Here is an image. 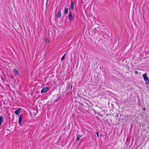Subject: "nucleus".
<instances>
[{
	"label": "nucleus",
	"mask_w": 149,
	"mask_h": 149,
	"mask_svg": "<svg viewBox=\"0 0 149 149\" xmlns=\"http://www.w3.org/2000/svg\"><path fill=\"white\" fill-rule=\"evenodd\" d=\"M4 120V117L3 116H0V126L1 125V123L3 122Z\"/></svg>",
	"instance_id": "obj_6"
},
{
	"label": "nucleus",
	"mask_w": 149,
	"mask_h": 149,
	"mask_svg": "<svg viewBox=\"0 0 149 149\" xmlns=\"http://www.w3.org/2000/svg\"><path fill=\"white\" fill-rule=\"evenodd\" d=\"M69 20L70 21H72V13L71 11L70 10L69 14Z\"/></svg>",
	"instance_id": "obj_3"
},
{
	"label": "nucleus",
	"mask_w": 149,
	"mask_h": 149,
	"mask_svg": "<svg viewBox=\"0 0 149 149\" xmlns=\"http://www.w3.org/2000/svg\"><path fill=\"white\" fill-rule=\"evenodd\" d=\"M68 8H65V9L64 13L65 14H67L68 13Z\"/></svg>",
	"instance_id": "obj_9"
},
{
	"label": "nucleus",
	"mask_w": 149,
	"mask_h": 149,
	"mask_svg": "<svg viewBox=\"0 0 149 149\" xmlns=\"http://www.w3.org/2000/svg\"><path fill=\"white\" fill-rule=\"evenodd\" d=\"M144 80L146 84H148L149 83V79L147 76L146 73H145L142 75Z\"/></svg>",
	"instance_id": "obj_1"
},
{
	"label": "nucleus",
	"mask_w": 149,
	"mask_h": 149,
	"mask_svg": "<svg viewBox=\"0 0 149 149\" xmlns=\"http://www.w3.org/2000/svg\"><path fill=\"white\" fill-rule=\"evenodd\" d=\"M13 71H14V72L15 73H16V74H18V71H17V69L16 68H14L13 69Z\"/></svg>",
	"instance_id": "obj_11"
},
{
	"label": "nucleus",
	"mask_w": 149,
	"mask_h": 149,
	"mask_svg": "<svg viewBox=\"0 0 149 149\" xmlns=\"http://www.w3.org/2000/svg\"><path fill=\"white\" fill-rule=\"evenodd\" d=\"M21 108H19L15 111V114L17 115L19 114L21 112Z\"/></svg>",
	"instance_id": "obj_5"
},
{
	"label": "nucleus",
	"mask_w": 149,
	"mask_h": 149,
	"mask_svg": "<svg viewBox=\"0 0 149 149\" xmlns=\"http://www.w3.org/2000/svg\"><path fill=\"white\" fill-rule=\"evenodd\" d=\"M23 117V116L22 115H20L19 116L18 123L19 125L21 124L22 122Z\"/></svg>",
	"instance_id": "obj_4"
},
{
	"label": "nucleus",
	"mask_w": 149,
	"mask_h": 149,
	"mask_svg": "<svg viewBox=\"0 0 149 149\" xmlns=\"http://www.w3.org/2000/svg\"><path fill=\"white\" fill-rule=\"evenodd\" d=\"M97 135V137H99V134H98V133L97 132H96V133Z\"/></svg>",
	"instance_id": "obj_15"
},
{
	"label": "nucleus",
	"mask_w": 149,
	"mask_h": 149,
	"mask_svg": "<svg viewBox=\"0 0 149 149\" xmlns=\"http://www.w3.org/2000/svg\"><path fill=\"white\" fill-rule=\"evenodd\" d=\"M49 88L48 86H46L42 88L41 91V93H45L47 91Z\"/></svg>",
	"instance_id": "obj_2"
},
{
	"label": "nucleus",
	"mask_w": 149,
	"mask_h": 149,
	"mask_svg": "<svg viewBox=\"0 0 149 149\" xmlns=\"http://www.w3.org/2000/svg\"><path fill=\"white\" fill-rule=\"evenodd\" d=\"M81 136V135L80 134H78L77 136V138L76 139V141H79L80 140Z\"/></svg>",
	"instance_id": "obj_7"
},
{
	"label": "nucleus",
	"mask_w": 149,
	"mask_h": 149,
	"mask_svg": "<svg viewBox=\"0 0 149 149\" xmlns=\"http://www.w3.org/2000/svg\"><path fill=\"white\" fill-rule=\"evenodd\" d=\"M48 0H46V6L47 5V3L48 2Z\"/></svg>",
	"instance_id": "obj_14"
},
{
	"label": "nucleus",
	"mask_w": 149,
	"mask_h": 149,
	"mask_svg": "<svg viewBox=\"0 0 149 149\" xmlns=\"http://www.w3.org/2000/svg\"><path fill=\"white\" fill-rule=\"evenodd\" d=\"M46 42H49V41L48 38H47L46 40Z\"/></svg>",
	"instance_id": "obj_13"
},
{
	"label": "nucleus",
	"mask_w": 149,
	"mask_h": 149,
	"mask_svg": "<svg viewBox=\"0 0 149 149\" xmlns=\"http://www.w3.org/2000/svg\"><path fill=\"white\" fill-rule=\"evenodd\" d=\"M135 73L136 74H137L138 73V72L137 71H135Z\"/></svg>",
	"instance_id": "obj_16"
},
{
	"label": "nucleus",
	"mask_w": 149,
	"mask_h": 149,
	"mask_svg": "<svg viewBox=\"0 0 149 149\" xmlns=\"http://www.w3.org/2000/svg\"><path fill=\"white\" fill-rule=\"evenodd\" d=\"M71 8L72 9H74V3L73 2H72L71 3Z\"/></svg>",
	"instance_id": "obj_10"
},
{
	"label": "nucleus",
	"mask_w": 149,
	"mask_h": 149,
	"mask_svg": "<svg viewBox=\"0 0 149 149\" xmlns=\"http://www.w3.org/2000/svg\"><path fill=\"white\" fill-rule=\"evenodd\" d=\"M65 55H66V54H65L61 58V61H62L63 60V59H64L65 58Z\"/></svg>",
	"instance_id": "obj_12"
},
{
	"label": "nucleus",
	"mask_w": 149,
	"mask_h": 149,
	"mask_svg": "<svg viewBox=\"0 0 149 149\" xmlns=\"http://www.w3.org/2000/svg\"><path fill=\"white\" fill-rule=\"evenodd\" d=\"M145 109H145V108H144V109H143V110H145Z\"/></svg>",
	"instance_id": "obj_17"
},
{
	"label": "nucleus",
	"mask_w": 149,
	"mask_h": 149,
	"mask_svg": "<svg viewBox=\"0 0 149 149\" xmlns=\"http://www.w3.org/2000/svg\"><path fill=\"white\" fill-rule=\"evenodd\" d=\"M61 10H59L57 14V17L58 18H60L61 16Z\"/></svg>",
	"instance_id": "obj_8"
}]
</instances>
